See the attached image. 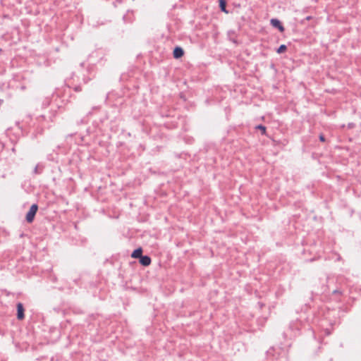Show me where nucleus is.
Listing matches in <instances>:
<instances>
[{
    "label": "nucleus",
    "instance_id": "nucleus-6",
    "mask_svg": "<svg viewBox=\"0 0 361 361\" xmlns=\"http://www.w3.org/2000/svg\"><path fill=\"white\" fill-rule=\"evenodd\" d=\"M142 249L137 248L133 252L131 257L133 258H140L142 256Z\"/></svg>",
    "mask_w": 361,
    "mask_h": 361
},
{
    "label": "nucleus",
    "instance_id": "nucleus-5",
    "mask_svg": "<svg viewBox=\"0 0 361 361\" xmlns=\"http://www.w3.org/2000/svg\"><path fill=\"white\" fill-rule=\"evenodd\" d=\"M140 262L141 264H142L143 266H148L151 263V259L148 256H142L140 258Z\"/></svg>",
    "mask_w": 361,
    "mask_h": 361
},
{
    "label": "nucleus",
    "instance_id": "nucleus-3",
    "mask_svg": "<svg viewBox=\"0 0 361 361\" xmlns=\"http://www.w3.org/2000/svg\"><path fill=\"white\" fill-rule=\"evenodd\" d=\"M271 24L274 27H277L281 32L284 30V27L281 25V22L278 19H271Z\"/></svg>",
    "mask_w": 361,
    "mask_h": 361
},
{
    "label": "nucleus",
    "instance_id": "nucleus-10",
    "mask_svg": "<svg viewBox=\"0 0 361 361\" xmlns=\"http://www.w3.org/2000/svg\"><path fill=\"white\" fill-rule=\"evenodd\" d=\"M319 140L322 141V142H324L325 140V138L324 137V135H321L319 136Z\"/></svg>",
    "mask_w": 361,
    "mask_h": 361
},
{
    "label": "nucleus",
    "instance_id": "nucleus-2",
    "mask_svg": "<svg viewBox=\"0 0 361 361\" xmlns=\"http://www.w3.org/2000/svg\"><path fill=\"white\" fill-rule=\"evenodd\" d=\"M17 317L18 319H23L24 318V308L21 303L17 305Z\"/></svg>",
    "mask_w": 361,
    "mask_h": 361
},
{
    "label": "nucleus",
    "instance_id": "nucleus-9",
    "mask_svg": "<svg viewBox=\"0 0 361 361\" xmlns=\"http://www.w3.org/2000/svg\"><path fill=\"white\" fill-rule=\"evenodd\" d=\"M257 128L260 129L263 134L265 133L266 128L264 126L259 125L257 126Z\"/></svg>",
    "mask_w": 361,
    "mask_h": 361
},
{
    "label": "nucleus",
    "instance_id": "nucleus-11",
    "mask_svg": "<svg viewBox=\"0 0 361 361\" xmlns=\"http://www.w3.org/2000/svg\"><path fill=\"white\" fill-rule=\"evenodd\" d=\"M37 166H36L35 169V172L37 173Z\"/></svg>",
    "mask_w": 361,
    "mask_h": 361
},
{
    "label": "nucleus",
    "instance_id": "nucleus-8",
    "mask_svg": "<svg viewBox=\"0 0 361 361\" xmlns=\"http://www.w3.org/2000/svg\"><path fill=\"white\" fill-rule=\"evenodd\" d=\"M220 8L221 11L226 12V2L224 0H220Z\"/></svg>",
    "mask_w": 361,
    "mask_h": 361
},
{
    "label": "nucleus",
    "instance_id": "nucleus-4",
    "mask_svg": "<svg viewBox=\"0 0 361 361\" xmlns=\"http://www.w3.org/2000/svg\"><path fill=\"white\" fill-rule=\"evenodd\" d=\"M184 52L182 48L180 47H176L173 50V57L175 59H178L181 57L183 55Z\"/></svg>",
    "mask_w": 361,
    "mask_h": 361
},
{
    "label": "nucleus",
    "instance_id": "nucleus-1",
    "mask_svg": "<svg viewBox=\"0 0 361 361\" xmlns=\"http://www.w3.org/2000/svg\"><path fill=\"white\" fill-rule=\"evenodd\" d=\"M37 209H38V207L35 204H32L30 207L28 212L26 214V221L28 223H31V222L33 221L35 216V214L37 213Z\"/></svg>",
    "mask_w": 361,
    "mask_h": 361
},
{
    "label": "nucleus",
    "instance_id": "nucleus-7",
    "mask_svg": "<svg viewBox=\"0 0 361 361\" xmlns=\"http://www.w3.org/2000/svg\"><path fill=\"white\" fill-rule=\"evenodd\" d=\"M286 49H287L286 46V45H284V44H282V45H281V46L278 48V49H277V53H279V54H281V53L284 52V51L286 50Z\"/></svg>",
    "mask_w": 361,
    "mask_h": 361
}]
</instances>
